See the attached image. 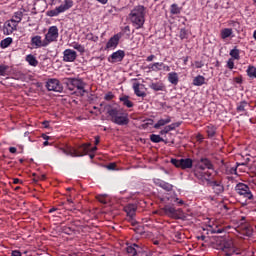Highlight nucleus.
Wrapping results in <instances>:
<instances>
[{
    "mask_svg": "<svg viewBox=\"0 0 256 256\" xmlns=\"http://www.w3.org/2000/svg\"><path fill=\"white\" fill-rule=\"evenodd\" d=\"M205 169L213 170L215 169V166L213 165V162L209 160V158L202 157L197 161L196 169L193 170L194 177H196V179L199 181H211V172H205Z\"/></svg>",
    "mask_w": 256,
    "mask_h": 256,
    "instance_id": "1",
    "label": "nucleus"
},
{
    "mask_svg": "<svg viewBox=\"0 0 256 256\" xmlns=\"http://www.w3.org/2000/svg\"><path fill=\"white\" fill-rule=\"evenodd\" d=\"M107 113L110 117V121L115 123V125H129V114L127 112H123V110L113 108L111 105H109L107 108Z\"/></svg>",
    "mask_w": 256,
    "mask_h": 256,
    "instance_id": "2",
    "label": "nucleus"
},
{
    "mask_svg": "<svg viewBox=\"0 0 256 256\" xmlns=\"http://www.w3.org/2000/svg\"><path fill=\"white\" fill-rule=\"evenodd\" d=\"M129 19L135 29H142L145 25V6L138 5L129 14Z\"/></svg>",
    "mask_w": 256,
    "mask_h": 256,
    "instance_id": "3",
    "label": "nucleus"
},
{
    "mask_svg": "<svg viewBox=\"0 0 256 256\" xmlns=\"http://www.w3.org/2000/svg\"><path fill=\"white\" fill-rule=\"evenodd\" d=\"M95 151H97V147H91V143L82 144L78 148L65 145V153L66 155H70V157H83L89 153H95Z\"/></svg>",
    "mask_w": 256,
    "mask_h": 256,
    "instance_id": "4",
    "label": "nucleus"
},
{
    "mask_svg": "<svg viewBox=\"0 0 256 256\" xmlns=\"http://www.w3.org/2000/svg\"><path fill=\"white\" fill-rule=\"evenodd\" d=\"M86 85L82 79L73 78L66 81L68 91H74L72 93L78 97H83L87 93V90H85Z\"/></svg>",
    "mask_w": 256,
    "mask_h": 256,
    "instance_id": "5",
    "label": "nucleus"
},
{
    "mask_svg": "<svg viewBox=\"0 0 256 256\" xmlns=\"http://www.w3.org/2000/svg\"><path fill=\"white\" fill-rule=\"evenodd\" d=\"M220 249L225 256H233L237 254V248H235V244H233V240L224 239L220 244Z\"/></svg>",
    "mask_w": 256,
    "mask_h": 256,
    "instance_id": "6",
    "label": "nucleus"
},
{
    "mask_svg": "<svg viewBox=\"0 0 256 256\" xmlns=\"http://www.w3.org/2000/svg\"><path fill=\"white\" fill-rule=\"evenodd\" d=\"M170 163H172L174 167H177V169H182L183 171H185V169H193V159L191 158H172Z\"/></svg>",
    "mask_w": 256,
    "mask_h": 256,
    "instance_id": "7",
    "label": "nucleus"
},
{
    "mask_svg": "<svg viewBox=\"0 0 256 256\" xmlns=\"http://www.w3.org/2000/svg\"><path fill=\"white\" fill-rule=\"evenodd\" d=\"M235 191L238 195H241L245 199H253V193H251V188L245 183H238L235 186Z\"/></svg>",
    "mask_w": 256,
    "mask_h": 256,
    "instance_id": "8",
    "label": "nucleus"
},
{
    "mask_svg": "<svg viewBox=\"0 0 256 256\" xmlns=\"http://www.w3.org/2000/svg\"><path fill=\"white\" fill-rule=\"evenodd\" d=\"M58 37H59V29L57 28V26H51L48 29V32L46 33L44 39H46V43H48L49 45L50 43L57 41Z\"/></svg>",
    "mask_w": 256,
    "mask_h": 256,
    "instance_id": "9",
    "label": "nucleus"
},
{
    "mask_svg": "<svg viewBox=\"0 0 256 256\" xmlns=\"http://www.w3.org/2000/svg\"><path fill=\"white\" fill-rule=\"evenodd\" d=\"M65 197H67V205L70 206L67 208L68 211H75V209H77L73 202V199H75V189L71 187L66 188Z\"/></svg>",
    "mask_w": 256,
    "mask_h": 256,
    "instance_id": "10",
    "label": "nucleus"
},
{
    "mask_svg": "<svg viewBox=\"0 0 256 256\" xmlns=\"http://www.w3.org/2000/svg\"><path fill=\"white\" fill-rule=\"evenodd\" d=\"M143 251V245L137 243H133L132 245L127 246L126 248V253L130 256L141 255Z\"/></svg>",
    "mask_w": 256,
    "mask_h": 256,
    "instance_id": "11",
    "label": "nucleus"
},
{
    "mask_svg": "<svg viewBox=\"0 0 256 256\" xmlns=\"http://www.w3.org/2000/svg\"><path fill=\"white\" fill-rule=\"evenodd\" d=\"M46 88L48 91H56L57 93H61L63 91V86H61L57 79H49L46 83Z\"/></svg>",
    "mask_w": 256,
    "mask_h": 256,
    "instance_id": "12",
    "label": "nucleus"
},
{
    "mask_svg": "<svg viewBox=\"0 0 256 256\" xmlns=\"http://www.w3.org/2000/svg\"><path fill=\"white\" fill-rule=\"evenodd\" d=\"M121 37V33H117L114 36H112L106 43L105 51L109 49H117L119 41H121Z\"/></svg>",
    "mask_w": 256,
    "mask_h": 256,
    "instance_id": "13",
    "label": "nucleus"
},
{
    "mask_svg": "<svg viewBox=\"0 0 256 256\" xmlns=\"http://www.w3.org/2000/svg\"><path fill=\"white\" fill-rule=\"evenodd\" d=\"M125 59V51L123 50H118L116 52H113L109 57H108V62L109 63H121Z\"/></svg>",
    "mask_w": 256,
    "mask_h": 256,
    "instance_id": "14",
    "label": "nucleus"
},
{
    "mask_svg": "<svg viewBox=\"0 0 256 256\" xmlns=\"http://www.w3.org/2000/svg\"><path fill=\"white\" fill-rule=\"evenodd\" d=\"M31 45L35 47V49H41V47H47L49 44L47 43V40L44 38L42 39L41 36L36 35L31 38Z\"/></svg>",
    "mask_w": 256,
    "mask_h": 256,
    "instance_id": "15",
    "label": "nucleus"
},
{
    "mask_svg": "<svg viewBox=\"0 0 256 256\" xmlns=\"http://www.w3.org/2000/svg\"><path fill=\"white\" fill-rule=\"evenodd\" d=\"M17 25V22L12 19L6 21L3 28L4 35H11L13 31H17Z\"/></svg>",
    "mask_w": 256,
    "mask_h": 256,
    "instance_id": "16",
    "label": "nucleus"
},
{
    "mask_svg": "<svg viewBox=\"0 0 256 256\" xmlns=\"http://www.w3.org/2000/svg\"><path fill=\"white\" fill-rule=\"evenodd\" d=\"M210 187H212L216 195H221L225 191V186H223V182L221 181H210Z\"/></svg>",
    "mask_w": 256,
    "mask_h": 256,
    "instance_id": "17",
    "label": "nucleus"
},
{
    "mask_svg": "<svg viewBox=\"0 0 256 256\" xmlns=\"http://www.w3.org/2000/svg\"><path fill=\"white\" fill-rule=\"evenodd\" d=\"M141 87H143V85L141 83H139V82L133 83L132 88H133L135 95L137 97H147V93H145V91H142Z\"/></svg>",
    "mask_w": 256,
    "mask_h": 256,
    "instance_id": "18",
    "label": "nucleus"
},
{
    "mask_svg": "<svg viewBox=\"0 0 256 256\" xmlns=\"http://www.w3.org/2000/svg\"><path fill=\"white\" fill-rule=\"evenodd\" d=\"M124 211H125V213H127L128 217L133 219L135 216V213H137V205L128 204L124 207Z\"/></svg>",
    "mask_w": 256,
    "mask_h": 256,
    "instance_id": "19",
    "label": "nucleus"
},
{
    "mask_svg": "<svg viewBox=\"0 0 256 256\" xmlns=\"http://www.w3.org/2000/svg\"><path fill=\"white\" fill-rule=\"evenodd\" d=\"M149 87L152 91H165V84L163 81L152 82L149 84Z\"/></svg>",
    "mask_w": 256,
    "mask_h": 256,
    "instance_id": "20",
    "label": "nucleus"
},
{
    "mask_svg": "<svg viewBox=\"0 0 256 256\" xmlns=\"http://www.w3.org/2000/svg\"><path fill=\"white\" fill-rule=\"evenodd\" d=\"M77 59V52L71 49L65 50V61L73 62Z\"/></svg>",
    "mask_w": 256,
    "mask_h": 256,
    "instance_id": "21",
    "label": "nucleus"
},
{
    "mask_svg": "<svg viewBox=\"0 0 256 256\" xmlns=\"http://www.w3.org/2000/svg\"><path fill=\"white\" fill-rule=\"evenodd\" d=\"M65 12V5L62 4L59 7H56L54 10H50L47 12V15L49 17H57V15H59V13H63Z\"/></svg>",
    "mask_w": 256,
    "mask_h": 256,
    "instance_id": "22",
    "label": "nucleus"
},
{
    "mask_svg": "<svg viewBox=\"0 0 256 256\" xmlns=\"http://www.w3.org/2000/svg\"><path fill=\"white\" fill-rule=\"evenodd\" d=\"M168 81L171 85H178L179 84V74L177 72H170L168 73Z\"/></svg>",
    "mask_w": 256,
    "mask_h": 256,
    "instance_id": "23",
    "label": "nucleus"
},
{
    "mask_svg": "<svg viewBox=\"0 0 256 256\" xmlns=\"http://www.w3.org/2000/svg\"><path fill=\"white\" fill-rule=\"evenodd\" d=\"M164 212L166 215H168V217H177V209H175L173 206L166 205L164 207Z\"/></svg>",
    "mask_w": 256,
    "mask_h": 256,
    "instance_id": "24",
    "label": "nucleus"
},
{
    "mask_svg": "<svg viewBox=\"0 0 256 256\" xmlns=\"http://www.w3.org/2000/svg\"><path fill=\"white\" fill-rule=\"evenodd\" d=\"M119 101H121V103L124 105V107H127L128 109H131V107H133V102L131 100H129V96L128 95H123L119 98Z\"/></svg>",
    "mask_w": 256,
    "mask_h": 256,
    "instance_id": "25",
    "label": "nucleus"
},
{
    "mask_svg": "<svg viewBox=\"0 0 256 256\" xmlns=\"http://www.w3.org/2000/svg\"><path fill=\"white\" fill-rule=\"evenodd\" d=\"M168 123H171L170 116H167L165 119L158 120V122L154 125V129H159L160 127H165V125H168Z\"/></svg>",
    "mask_w": 256,
    "mask_h": 256,
    "instance_id": "26",
    "label": "nucleus"
},
{
    "mask_svg": "<svg viewBox=\"0 0 256 256\" xmlns=\"http://www.w3.org/2000/svg\"><path fill=\"white\" fill-rule=\"evenodd\" d=\"M26 61L31 65V67H37L39 65V61L33 54H28L26 56Z\"/></svg>",
    "mask_w": 256,
    "mask_h": 256,
    "instance_id": "27",
    "label": "nucleus"
},
{
    "mask_svg": "<svg viewBox=\"0 0 256 256\" xmlns=\"http://www.w3.org/2000/svg\"><path fill=\"white\" fill-rule=\"evenodd\" d=\"M163 67H164L163 62H156L148 65V68L150 69V71H155V72L162 71Z\"/></svg>",
    "mask_w": 256,
    "mask_h": 256,
    "instance_id": "28",
    "label": "nucleus"
},
{
    "mask_svg": "<svg viewBox=\"0 0 256 256\" xmlns=\"http://www.w3.org/2000/svg\"><path fill=\"white\" fill-rule=\"evenodd\" d=\"M193 85L195 87H201L202 85H205V78L201 75L196 76L193 79Z\"/></svg>",
    "mask_w": 256,
    "mask_h": 256,
    "instance_id": "29",
    "label": "nucleus"
},
{
    "mask_svg": "<svg viewBox=\"0 0 256 256\" xmlns=\"http://www.w3.org/2000/svg\"><path fill=\"white\" fill-rule=\"evenodd\" d=\"M246 107H249V103L247 101H241L237 104L236 110L238 113H245Z\"/></svg>",
    "mask_w": 256,
    "mask_h": 256,
    "instance_id": "30",
    "label": "nucleus"
},
{
    "mask_svg": "<svg viewBox=\"0 0 256 256\" xmlns=\"http://www.w3.org/2000/svg\"><path fill=\"white\" fill-rule=\"evenodd\" d=\"M247 75L251 78V79H256V67L253 65H249L247 70H246Z\"/></svg>",
    "mask_w": 256,
    "mask_h": 256,
    "instance_id": "31",
    "label": "nucleus"
},
{
    "mask_svg": "<svg viewBox=\"0 0 256 256\" xmlns=\"http://www.w3.org/2000/svg\"><path fill=\"white\" fill-rule=\"evenodd\" d=\"M206 133H207L208 137H209L210 139H212V137H213L214 135H216V133H217V128H216L215 126H213V125H209V126H207V128H206Z\"/></svg>",
    "mask_w": 256,
    "mask_h": 256,
    "instance_id": "32",
    "label": "nucleus"
},
{
    "mask_svg": "<svg viewBox=\"0 0 256 256\" xmlns=\"http://www.w3.org/2000/svg\"><path fill=\"white\" fill-rule=\"evenodd\" d=\"M150 141L152 143H167V141H165V139L161 138L160 135H156V134L150 135Z\"/></svg>",
    "mask_w": 256,
    "mask_h": 256,
    "instance_id": "33",
    "label": "nucleus"
},
{
    "mask_svg": "<svg viewBox=\"0 0 256 256\" xmlns=\"http://www.w3.org/2000/svg\"><path fill=\"white\" fill-rule=\"evenodd\" d=\"M11 19H12L16 24L19 25V23H21V20L23 19V12H22V11H17V12H15Z\"/></svg>",
    "mask_w": 256,
    "mask_h": 256,
    "instance_id": "34",
    "label": "nucleus"
},
{
    "mask_svg": "<svg viewBox=\"0 0 256 256\" xmlns=\"http://www.w3.org/2000/svg\"><path fill=\"white\" fill-rule=\"evenodd\" d=\"M11 43H13V38L11 37L5 38L0 42V47L1 49H7V47H9Z\"/></svg>",
    "mask_w": 256,
    "mask_h": 256,
    "instance_id": "35",
    "label": "nucleus"
},
{
    "mask_svg": "<svg viewBox=\"0 0 256 256\" xmlns=\"http://www.w3.org/2000/svg\"><path fill=\"white\" fill-rule=\"evenodd\" d=\"M9 75V65L0 64V77H7Z\"/></svg>",
    "mask_w": 256,
    "mask_h": 256,
    "instance_id": "36",
    "label": "nucleus"
},
{
    "mask_svg": "<svg viewBox=\"0 0 256 256\" xmlns=\"http://www.w3.org/2000/svg\"><path fill=\"white\" fill-rule=\"evenodd\" d=\"M230 57H232V59H235L236 61H239V59H241L240 51L239 49H237V47L230 51Z\"/></svg>",
    "mask_w": 256,
    "mask_h": 256,
    "instance_id": "37",
    "label": "nucleus"
},
{
    "mask_svg": "<svg viewBox=\"0 0 256 256\" xmlns=\"http://www.w3.org/2000/svg\"><path fill=\"white\" fill-rule=\"evenodd\" d=\"M170 13L171 15H179L181 13V7L177 4H172L170 6Z\"/></svg>",
    "mask_w": 256,
    "mask_h": 256,
    "instance_id": "38",
    "label": "nucleus"
},
{
    "mask_svg": "<svg viewBox=\"0 0 256 256\" xmlns=\"http://www.w3.org/2000/svg\"><path fill=\"white\" fill-rule=\"evenodd\" d=\"M230 35H233V29L231 28H225L221 31L222 39H227Z\"/></svg>",
    "mask_w": 256,
    "mask_h": 256,
    "instance_id": "39",
    "label": "nucleus"
},
{
    "mask_svg": "<svg viewBox=\"0 0 256 256\" xmlns=\"http://www.w3.org/2000/svg\"><path fill=\"white\" fill-rule=\"evenodd\" d=\"M180 125H181V123H179V122L172 123V124L166 126L164 128V130L166 133H169V131H175V129H177V127H180Z\"/></svg>",
    "mask_w": 256,
    "mask_h": 256,
    "instance_id": "40",
    "label": "nucleus"
},
{
    "mask_svg": "<svg viewBox=\"0 0 256 256\" xmlns=\"http://www.w3.org/2000/svg\"><path fill=\"white\" fill-rule=\"evenodd\" d=\"M210 233L214 234V233H225V227H219V226H210L209 229Z\"/></svg>",
    "mask_w": 256,
    "mask_h": 256,
    "instance_id": "41",
    "label": "nucleus"
},
{
    "mask_svg": "<svg viewBox=\"0 0 256 256\" xmlns=\"http://www.w3.org/2000/svg\"><path fill=\"white\" fill-rule=\"evenodd\" d=\"M86 39L88 41H93L94 43H97L99 41V36H95V35H93V33H88L86 35Z\"/></svg>",
    "mask_w": 256,
    "mask_h": 256,
    "instance_id": "42",
    "label": "nucleus"
},
{
    "mask_svg": "<svg viewBox=\"0 0 256 256\" xmlns=\"http://www.w3.org/2000/svg\"><path fill=\"white\" fill-rule=\"evenodd\" d=\"M161 189H164V191H173V186L169 182H164Z\"/></svg>",
    "mask_w": 256,
    "mask_h": 256,
    "instance_id": "43",
    "label": "nucleus"
},
{
    "mask_svg": "<svg viewBox=\"0 0 256 256\" xmlns=\"http://www.w3.org/2000/svg\"><path fill=\"white\" fill-rule=\"evenodd\" d=\"M226 67H227L228 69H230V70L235 69V62L233 61V58H230V59L227 61Z\"/></svg>",
    "mask_w": 256,
    "mask_h": 256,
    "instance_id": "44",
    "label": "nucleus"
},
{
    "mask_svg": "<svg viewBox=\"0 0 256 256\" xmlns=\"http://www.w3.org/2000/svg\"><path fill=\"white\" fill-rule=\"evenodd\" d=\"M105 101H112V99H115V94L113 92H108L104 96Z\"/></svg>",
    "mask_w": 256,
    "mask_h": 256,
    "instance_id": "45",
    "label": "nucleus"
},
{
    "mask_svg": "<svg viewBox=\"0 0 256 256\" xmlns=\"http://www.w3.org/2000/svg\"><path fill=\"white\" fill-rule=\"evenodd\" d=\"M74 49H76V51H79V53H85V46L81 44H75Z\"/></svg>",
    "mask_w": 256,
    "mask_h": 256,
    "instance_id": "46",
    "label": "nucleus"
},
{
    "mask_svg": "<svg viewBox=\"0 0 256 256\" xmlns=\"http://www.w3.org/2000/svg\"><path fill=\"white\" fill-rule=\"evenodd\" d=\"M73 7V0H65V10L71 9Z\"/></svg>",
    "mask_w": 256,
    "mask_h": 256,
    "instance_id": "47",
    "label": "nucleus"
},
{
    "mask_svg": "<svg viewBox=\"0 0 256 256\" xmlns=\"http://www.w3.org/2000/svg\"><path fill=\"white\" fill-rule=\"evenodd\" d=\"M249 161H251V158H246V160L242 163L237 162V167H245L249 164Z\"/></svg>",
    "mask_w": 256,
    "mask_h": 256,
    "instance_id": "48",
    "label": "nucleus"
},
{
    "mask_svg": "<svg viewBox=\"0 0 256 256\" xmlns=\"http://www.w3.org/2000/svg\"><path fill=\"white\" fill-rule=\"evenodd\" d=\"M180 39H187V30L185 29L180 30Z\"/></svg>",
    "mask_w": 256,
    "mask_h": 256,
    "instance_id": "49",
    "label": "nucleus"
},
{
    "mask_svg": "<svg viewBox=\"0 0 256 256\" xmlns=\"http://www.w3.org/2000/svg\"><path fill=\"white\" fill-rule=\"evenodd\" d=\"M165 181H163V180H161V179H156V180H154V183H155V185H157V187H163V183H164Z\"/></svg>",
    "mask_w": 256,
    "mask_h": 256,
    "instance_id": "50",
    "label": "nucleus"
},
{
    "mask_svg": "<svg viewBox=\"0 0 256 256\" xmlns=\"http://www.w3.org/2000/svg\"><path fill=\"white\" fill-rule=\"evenodd\" d=\"M204 63H203V61H196L195 62V67H196V69H201L202 67H204Z\"/></svg>",
    "mask_w": 256,
    "mask_h": 256,
    "instance_id": "51",
    "label": "nucleus"
},
{
    "mask_svg": "<svg viewBox=\"0 0 256 256\" xmlns=\"http://www.w3.org/2000/svg\"><path fill=\"white\" fill-rule=\"evenodd\" d=\"M234 81H235V83H237V85H241V83H243V77H241V76L235 77Z\"/></svg>",
    "mask_w": 256,
    "mask_h": 256,
    "instance_id": "52",
    "label": "nucleus"
},
{
    "mask_svg": "<svg viewBox=\"0 0 256 256\" xmlns=\"http://www.w3.org/2000/svg\"><path fill=\"white\" fill-rule=\"evenodd\" d=\"M115 167H117V165L115 163H110L107 166V169H109L110 171H113L115 169Z\"/></svg>",
    "mask_w": 256,
    "mask_h": 256,
    "instance_id": "53",
    "label": "nucleus"
},
{
    "mask_svg": "<svg viewBox=\"0 0 256 256\" xmlns=\"http://www.w3.org/2000/svg\"><path fill=\"white\" fill-rule=\"evenodd\" d=\"M196 139H197V141H199V143H203V140H204L205 138L203 137L202 134H198V135L196 136Z\"/></svg>",
    "mask_w": 256,
    "mask_h": 256,
    "instance_id": "54",
    "label": "nucleus"
},
{
    "mask_svg": "<svg viewBox=\"0 0 256 256\" xmlns=\"http://www.w3.org/2000/svg\"><path fill=\"white\" fill-rule=\"evenodd\" d=\"M11 255L12 256H21V252L19 250H13Z\"/></svg>",
    "mask_w": 256,
    "mask_h": 256,
    "instance_id": "55",
    "label": "nucleus"
},
{
    "mask_svg": "<svg viewBox=\"0 0 256 256\" xmlns=\"http://www.w3.org/2000/svg\"><path fill=\"white\" fill-rule=\"evenodd\" d=\"M162 69L163 71H167V72L171 71V67H169L168 65H165V63H163Z\"/></svg>",
    "mask_w": 256,
    "mask_h": 256,
    "instance_id": "56",
    "label": "nucleus"
},
{
    "mask_svg": "<svg viewBox=\"0 0 256 256\" xmlns=\"http://www.w3.org/2000/svg\"><path fill=\"white\" fill-rule=\"evenodd\" d=\"M153 59H155V55H150V56H148L147 58H146V61L148 62V63H151V61H153Z\"/></svg>",
    "mask_w": 256,
    "mask_h": 256,
    "instance_id": "57",
    "label": "nucleus"
},
{
    "mask_svg": "<svg viewBox=\"0 0 256 256\" xmlns=\"http://www.w3.org/2000/svg\"><path fill=\"white\" fill-rule=\"evenodd\" d=\"M239 167L240 166H237V163H236V167L231 168V173L234 175H237V168H239Z\"/></svg>",
    "mask_w": 256,
    "mask_h": 256,
    "instance_id": "58",
    "label": "nucleus"
},
{
    "mask_svg": "<svg viewBox=\"0 0 256 256\" xmlns=\"http://www.w3.org/2000/svg\"><path fill=\"white\" fill-rule=\"evenodd\" d=\"M98 3H101V5H107L109 3V0H96Z\"/></svg>",
    "mask_w": 256,
    "mask_h": 256,
    "instance_id": "59",
    "label": "nucleus"
},
{
    "mask_svg": "<svg viewBox=\"0 0 256 256\" xmlns=\"http://www.w3.org/2000/svg\"><path fill=\"white\" fill-rule=\"evenodd\" d=\"M13 183L14 185H19V183H21V180L19 178H14Z\"/></svg>",
    "mask_w": 256,
    "mask_h": 256,
    "instance_id": "60",
    "label": "nucleus"
},
{
    "mask_svg": "<svg viewBox=\"0 0 256 256\" xmlns=\"http://www.w3.org/2000/svg\"><path fill=\"white\" fill-rule=\"evenodd\" d=\"M9 151L13 154L17 153V148L16 147H10Z\"/></svg>",
    "mask_w": 256,
    "mask_h": 256,
    "instance_id": "61",
    "label": "nucleus"
},
{
    "mask_svg": "<svg viewBox=\"0 0 256 256\" xmlns=\"http://www.w3.org/2000/svg\"><path fill=\"white\" fill-rule=\"evenodd\" d=\"M42 139H44V141H49L50 137L47 134H42Z\"/></svg>",
    "mask_w": 256,
    "mask_h": 256,
    "instance_id": "62",
    "label": "nucleus"
},
{
    "mask_svg": "<svg viewBox=\"0 0 256 256\" xmlns=\"http://www.w3.org/2000/svg\"><path fill=\"white\" fill-rule=\"evenodd\" d=\"M42 125H44L45 129H47L49 127V121H44Z\"/></svg>",
    "mask_w": 256,
    "mask_h": 256,
    "instance_id": "63",
    "label": "nucleus"
},
{
    "mask_svg": "<svg viewBox=\"0 0 256 256\" xmlns=\"http://www.w3.org/2000/svg\"><path fill=\"white\" fill-rule=\"evenodd\" d=\"M98 143H100V138H99V136H96L95 137V145H97Z\"/></svg>",
    "mask_w": 256,
    "mask_h": 256,
    "instance_id": "64",
    "label": "nucleus"
}]
</instances>
